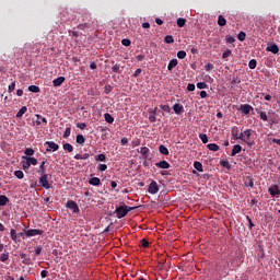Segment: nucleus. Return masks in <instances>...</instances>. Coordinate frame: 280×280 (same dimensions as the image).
Listing matches in <instances>:
<instances>
[{
	"instance_id": "56",
	"label": "nucleus",
	"mask_w": 280,
	"mask_h": 280,
	"mask_svg": "<svg viewBox=\"0 0 280 280\" xmlns=\"http://www.w3.org/2000/svg\"><path fill=\"white\" fill-rule=\"evenodd\" d=\"M77 128H80V130H84L86 128V122L77 124Z\"/></svg>"
},
{
	"instance_id": "45",
	"label": "nucleus",
	"mask_w": 280,
	"mask_h": 280,
	"mask_svg": "<svg viewBox=\"0 0 280 280\" xmlns=\"http://www.w3.org/2000/svg\"><path fill=\"white\" fill-rule=\"evenodd\" d=\"M10 235H11V240H13L14 242H16V240H18L16 230L11 229Z\"/></svg>"
},
{
	"instance_id": "22",
	"label": "nucleus",
	"mask_w": 280,
	"mask_h": 280,
	"mask_svg": "<svg viewBox=\"0 0 280 280\" xmlns=\"http://www.w3.org/2000/svg\"><path fill=\"white\" fill-rule=\"evenodd\" d=\"M26 110H27V106H22L16 114V119H21V117H23V115H25Z\"/></svg>"
},
{
	"instance_id": "15",
	"label": "nucleus",
	"mask_w": 280,
	"mask_h": 280,
	"mask_svg": "<svg viewBox=\"0 0 280 280\" xmlns=\"http://www.w3.org/2000/svg\"><path fill=\"white\" fill-rule=\"evenodd\" d=\"M149 121H151V124L156 122V107L149 112Z\"/></svg>"
},
{
	"instance_id": "42",
	"label": "nucleus",
	"mask_w": 280,
	"mask_h": 280,
	"mask_svg": "<svg viewBox=\"0 0 280 280\" xmlns=\"http://www.w3.org/2000/svg\"><path fill=\"white\" fill-rule=\"evenodd\" d=\"M63 150H66L67 152H73V145H71V143H65Z\"/></svg>"
},
{
	"instance_id": "57",
	"label": "nucleus",
	"mask_w": 280,
	"mask_h": 280,
	"mask_svg": "<svg viewBox=\"0 0 280 280\" xmlns=\"http://www.w3.org/2000/svg\"><path fill=\"white\" fill-rule=\"evenodd\" d=\"M40 253H43V246H36L35 247V255H40Z\"/></svg>"
},
{
	"instance_id": "34",
	"label": "nucleus",
	"mask_w": 280,
	"mask_h": 280,
	"mask_svg": "<svg viewBox=\"0 0 280 280\" xmlns=\"http://www.w3.org/2000/svg\"><path fill=\"white\" fill-rule=\"evenodd\" d=\"M242 80L237 77H233L232 81H231V86L234 88L235 84H241Z\"/></svg>"
},
{
	"instance_id": "29",
	"label": "nucleus",
	"mask_w": 280,
	"mask_h": 280,
	"mask_svg": "<svg viewBox=\"0 0 280 280\" xmlns=\"http://www.w3.org/2000/svg\"><path fill=\"white\" fill-rule=\"evenodd\" d=\"M112 71L114 73H121V66L119 63H114V66L112 67Z\"/></svg>"
},
{
	"instance_id": "31",
	"label": "nucleus",
	"mask_w": 280,
	"mask_h": 280,
	"mask_svg": "<svg viewBox=\"0 0 280 280\" xmlns=\"http://www.w3.org/2000/svg\"><path fill=\"white\" fill-rule=\"evenodd\" d=\"M177 58H179V60H185V58H187V52L185 50H179L177 52Z\"/></svg>"
},
{
	"instance_id": "46",
	"label": "nucleus",
	"mask_w": 280,
	"mask_h": 280,
	"mask_svg": "<svg viewBox=\"0 0 280 280\" xmlns=\"http://www.w3.org/2000/svg\"><path fill=\"white\" fill-rule=\"evenodd\" d=\"M24 154L26 156H34V149H32V148L25 149Z\"/></svg>"
},
{
	"instance_id": "59",
	"label": "nucleus",
	"mask_w": 280,
	"mask_h": 280,
	"mask_svg": "<svg viewBox=\"0 0 280 280\" xmlns=\"http://www.w3.org/2000/svg\"><path fill=\"white\" fill-rule=\"evenodd\" d=\"M22 167H23V170H30V167H31L30 162L27 160L25 162H23Z\"/></svg>"
},
{
	"instance_id": "3",
	"label": "nucleus",
	"mask_w": 280,
	"mask_h": 280,
	"mask_svg": "<svg viewBox=\"0 0 280 280\" xmlns=\"http://www.w3.org/2000/svg\"><path fill=\"white\" fill-rule=\"evenodd\" d=\"M67 209H70L72 213H80V207L78 206V202L73 200H68L66 203Z\"/></svg>"
},
{
	"instance_id": "47",
	"label": "nucleus",
	"mask_w": 280,
	"mask_h": 280,
	"mask_svg": "<svg viewBox=\"0 0 280 280\" xmlns=\"http://www.w3.org/2000/svg\"><path fill=\"white\" fill-rule=\"evenodd\" d=\"M141 246L142 248H149L150 247V242H148V240L142 238L141 240Z\"/></svg>"
},
{
	"instance_id": "13",
	"label": "nucleus",
	"mask_w": 280,
	"mask_h": 280,
	"mask_svg": "<svg viewBox=\"0 0 280 280\" xmlns=\"http://www.w3.org/2000/svg\"><path fill=\"white\" fill-rule=\"evenodd\" d=\"M89 185H92L93 187H100V185H102V179L98 177H92L89 179Z\"/></svg>"
},
{
	"instance_id": "44",
	"label": "nucleus",
	"mask_w": 280,
	"mask_h": 280,
	"mask_svg": "<svg viewBox=\"0 0 280 280\" xmlns=\"http://www.w3.org/2000/svg\"><path fill=\"white\" fill-rule=\"evenodd\" d=\"M249 69H257V60L252 59L248 63Z\"/></svg>"
},
{
	"instance_id": "27",
	"label": "nucleus",
	"mask_w": 280,
	"mask_h": 280,
	"mask_svg": "<svg viewBox=\"0 0 280 280\" xmlns=\"http://www.w3.org/2000/svg\"><path fill=\"white\" fill-rule=\"evenodd\" d=\"M140 154H142L144 159H148V154H150V149L148 147H142L140 149Z\"/></svg>"
},
{
	"instance_id": "54",
	"label": "nucleus",
	"mask_w": 280,
	"mask_h": 280,
	"mask_svg": "<svg viewBox=\"0 0 280 280\" xmlns=\"http://www.w3.org/2000/svg\"><path fill=\"white\" fill-rule=\"evenodd\" d=\"M187 91H189V92L196 91V84L189 83V84L187 85Z\"/></svg>"
},
{
	"instance_id": "5",
	"label": "nucleus",
	"mask_w": 280,
	"mask_h": 280,
	"mask_svg": "<svg viewBox=\"0 0 280 280\" xmlns=\"http://www.w3.org/2000/svg\"><path fill=\"white\" fill-rule=\"evenodd\" d=\"M43 233H45L43 230L32 229L25 231V237H36V235H43Z\"/></svg>"
},
{
	"instance_id": "16",
	"label": "nucleus",
	"mask_w": 280,
	"mask_h": 280,
	"mask_svg": "<svg viewBox=\"0 0 280 280\" xmlns=\"http://www.w3.org/2000/svg\"><path fill=\"white\" fill-rule=\"evenodd\" d=\"M65 80H66L65 77H58L52 81V85L56 88L62 86V84L65 83Z\"/></svg>"
},
{
	"instance_id": "43",
	"label": "nucleus",
	"mask_w": 280,
	"mask_h": 280,
	"mask_svg": "<svg viewBox=\"0 0 280 280\" xmlns=\"http://www.w3.org/2000/svg\"><path fill=\"white\" fill-rule=\"evenodd\" d=\"M95 161H101V162L106 161V154L102 153V154L95 155Z\"/></svg>"
},
{
	"instance_id": "58",
	"label": "nucleus",
	"mask_w": 280,
	"mask_h": 280,
	"mask_svg": "<svg viewBox=\"0 0 280 280\" xmlns=\"http://www.w3.org/2000/svg\"><path fill=\"white\" fill-rule=\"evenodd\" d=\"M207 84L205 83V82H199V83H197V89H207Z\"/></svg>"
},
{
	"instance_id": "39",
	"label": "nucleus",
	"mask_w": 280,
	"mask_h": 280,
	"mask_svg": "<svg viewBox=\"0 0 280 280\" xmlns=\"http://www.w3.org/2000/svg\"><path fill=\"white\" fill-rule=\"evenodd\" d=\"M185 23H187L186 19H183V18L177 19V25L179 27H185Z\"/></svg>"
},
{
	"instance_id": "49",
	"label": "nucleus",
	"mask_w": 280,
	"mask_h": 280,
	"mask_svg": "<svg viewBox=\"0 0 280 280\" xmlns=\"http://www.w3.org/2000/svg\"><path fill=\"white\" fill-rule=\"evenodd\" d=\"M8 259H10V255L9 254H1L0 261L5 262V261H8Z\"/></svg>"
},
{
	"instance_id": "60",
	"label": "nucleus",
	"mask_w": 280,
	"mask_h": 280,
	"mask_svg": "<svg viewBox=\"0 0 280 280\" xmlns=\"http://www.w3.org/2000/svg\"><path fill=\"white\" fill-rule=\"evenodd\" d=\"M36 117H37V119H42L44 126H47V118H45V117H43V116H40L38 114L36 115Z\"/></svg>"
},
{
	"instance_id": "52",
	"label": "nucleus",
	"mask_w": 280,
	"mask_h": 280,
	"mask_svg": "<svg viewBox=\"0 0 280 280\" xmlns=\"http://www.w3.org/2000/svg\"><path fill=\"white\" fill-rule=\"evenodd\" d=\"M113 91V86L112 85H105L104 86V93L106 94V95H108V93H110Z\"/></svg>"
},
{
	"instance_id": "23",
	"label": "nucleus",
	"mask_w": 280,
	"mask_h": 280,
	"mask_svg": "<svg viewBox=\"0 0 280 280\" xmlns=\"http://www.w3.org/2000/svg\"><path fill=\"white\" fill-rule=\"evenodd\" d=\"M208 150H210L211 152H218V150H220V145L215 144V143H209L207 144Z\"/></svg>"
},
{
	"instance_id": "6",
	"label": "nucleus",
	"mask_w": 280,
	"mask_h": 280,
	"mask_svg": "<svg viewBox=\"0 0 280 280\" xmlns=\"http://www.w3.org/2000/svg\"><path fill=\"white\" fill-rule=\"evenodd\" d=\"M45 145H48V148L46 149L47 152H57V150H59L60 148V145H58L54 141H46Z\"/></svg>"
},
{
	"instance_id": "48",
	"label": "nucleus",
	"mask_w": 280,
	"mask_h": 280,
	"mask_svg": "<svg viewBox=\"0 0 280 280\" xmlns=\"http://www.w3.org/2000/svg\"><path fill=\"white\" fill-rule=\"evenodd\" d=\"M97 170L98 172H106V170H108V166L106 164H98Z\"/></svg>"
},
{
	"instance_id": "11",
	"label": "nucleus",
	"mask_w": 280,
	"mask_h": 280,
	"mask_svg": "<svg viewBox=\"0 0 280 280\" xmlns=\"http://www.w3.org/2000/svg\"><path fill=\"white\" fill-rule=\"evenodd\" d=\"M266 51H270L271 54H279V46L277 44H269L266 48Z\"/></svg>"
},
{
	"instance_id": "4",
	"label": "nucleus",
	"mask_w": 280,
	"mask_h": 280,
	"mask_svg": "<svg viewBox=\"0 0 280 280\" xmlns=\"http://www.w3.org/2000/svg\"><path fill=\"white\" fill-rule=\"evenodd\" d=\"M39 185L44 187V189H51V185H49V180L47 179V174H42L39 177Z\"/></svg>"
},
{
	"instance_id": "40",
	"label": "nucleus",
	"mask_w": 280,
	"mask_h": 280,
	"mask_svg": "<svg viewBox=\"0 0 280 280\" xmlns=\"http://www.w3.org/2000/svg\"><path fill=\"white\" fill-rule=\"evenodd\" d=\"M45 163H47V161H43L42 164L39 165L38 174H45L47 172L45 170Z\"/></svg>"
},
{
	"instance_id": "32",
	"label": "nucleus",
	"mask_w": 280,
	"mask_h": 280,
	"mask_svg": "<svg viewBox=\"0 0 280 280\" xmlns=\"http://www.w3.org/2000/svg\"><path fill=\"white\" fill-rule=\"evenodd\" d=\"M28 91H31V93H40V88L37 85H31L28 86Z\"/></svg>"
},
{
	"instance_id": "17",
	"label": "nucleus",
	"mask_w": 280,
	"mask_h": 280,
	"mask_svg": "<svg viewBox=\"0 0 280 280\" xmlns=\"http://www.w3.org/2000/svg\"><path fill=\"white\" fill-rule=\"evenodd\" d=\"M159 152L160 154H163L164 156H170V150L167 149V147L161 144L159 147Z\"/></svg>"
},
{
	"instance_id": "50",
	"label": "nucleus",
	"mask_w": 280,
	"mask_h": 280,
	"mask_svg": "<svg viewBox=\"0 0 280 280\" xmlns=\"http://www.w3.org/2000/svg\"><path fill=\"white\" fill-rule=\"evenodd\" d=\"M220 165H221V167H228V168L231 167V164H229V162L226 160H221Z\"/></svg>"
},
{
	"instance_id": "1",
	"label": "nucleus",
	"mask_w": 280,
	"mask_h": 280,
	"mask_svg": "<svg viewBox=\"0 0 280 280\" xmlns=\"http://www.w3.org/2000/svg\"><path fill=\"white\" fill-rule=\"evenodd\" d=\"M244 143L248 145V148H252V145H255V140H250V137H253V129H246L244 131Z\"/></svg>"
},
{
	"instance_id": "18",
	"label": "nucleus",
	"mask_w": 280,
	"mask_h": 280,
	"mask_svg": "<svg viewBox=\"0 0 280 280\" xmlns=\"http://www.w3.org/2000/svg\"><path fill=\"white\" fill-rule=\"evenodd\" d=\"M23 159H25V161L28 162V165H38V160H36V158H32V156H23Z\"/></svg>"
},
{
	"instance_id": "64",
	"label": "nucleus",
	"mask_w": 280,
	"mask_h": 280,
	"mask_svg": "<svg viewBox=\"0 0 280 280\" xmlns=\"http://www.w3.org/2000/svg\"><path fill=\"white\" fill-rule=\"evenodd\" d=\"M205 69H206V71H211V69H213V63H207L205 66Z\"/></svg>"
},
{
	"instance_id": "28",
	"label": "nucleus",
	"mask_w": 280,
	"mask_h": 280,
	"mask_svg": "<svg viewBox=\"0 0 280 280\" xmlns=\"http://www.w3.org/2000/svg\"><path fill=\"white\" fill-rule=\"evenodd\" d=\"M86 139L84 138L83 135H78L77 136V143H79V145H84Z\"/></svg>"
},
{
	"instance_id": "26",
	"label": "nucleus",
	"mask_w": 280,
	"mask_h": 280,
	"mask_svg": "<svg viewBox=\"0 0 280 280\" xmlns=\"http://www.w3.org/2000/svg\"><path fill=\"white\" fill-rule=\"evenodd\" d=\"M232 137H233V139H235V141H237V139L240 137V129L237 127L232 128Z\"/></svg>"
},
{
	"instance_id": "19",
	"label": "nucleus",
	"mask_w": 280,
	"mask_h": 280,
	"mask_svg": "<svg viewBox=\"0 0 280 280\" xmlns=\"http://www.w3.org/2000/svg\"><path fill=\"white\" fill-rule=\"evenodd\" d=\"M242 152V145L235 144L232 149L231 156H235L236 154H240Z\"/></svg>"
},
{
	"instance_id": "14",
	"label": "nucleus",
	"mask_w": 280,
	"mask_h": 280,
	"mask_svg": "<svg viewBox=\"0 0 280 280\" xmlns=\"http://www.w3.org/2000/svg\"><path fill=\"white\" fill-rule=\"evenodd\" d=\"M244 187H255V182L253 180V177L247 176L244 178Z\"/></svg>"
},
{
	"instance_id": "55",
	"label": "nucleus",
	"mask_w": 280,
	"mask_h": 280,
	"mask_svg": "<svg viewBox=\"0 0 280 280\" xmlns=\"http://www.w3.org/2000/svg\"><path fill=\"white\" fill-rule=\"evenodd\" d=\"M229 56H231V49H228V50H225V51L222 54V58H223V59L229 58Z\"/></svg>"
},
{
	"instance_id": "10",
	"label": "nucleus",
	"mask_w": 280,
	"mask_h": 280,
	"mask_svg": "<svg viewBox=\"0 0 280 280\" xmlns=\"http://www.w3.org/2000/svg\"><path fill=\"white\" fill-rule=\"evenodd\" d=\"M268 191H269V194H270V196H271L272 198H276V197L279 196V194H280L279 185H275V186H272V187H269V188H268Z\"/></svg>"
},
{
	"instance_id": "8",
	"label": "nucleus",
	"mask_w": 280,
	"mask_h": 280,
	"mask_svg": "<svg viewBox=\"0 0 280 280\" xmlns=\"http://www.w3.org/2000/svg\"><path fill=\"white\" fill-rule=\"evenodd\" d=\"M149 194H159V184L155 180H152L148 188Z\"/></svg>"
},
{
	"instance_id": "33",
	"label": "nucleus",
	"mask_w": 280,
	"mask_h": 280,
	"mask_svg": "<svg viewBox=\"0 0 280 280\" xmlns=\"http://www.w3.org/2000/svg\"><path fill=\"white\" fill-rule=\"evenodd\" d=\"M199 139L202 143H209V137H207V133H199Z\"/></svg>"
},
{
	"instance_id": "24",
	"label": "nucleus",
	"mask_w": 280,
	"mask_h": 280,
	"mask_svg": "<svg viewBox=\"0 0 280 280\" xmlns=\"http://www.w3.org/2000/svg\"><path fill=\"white\" fill-rule=\"evenodd\" d=\"M104 119L107 124H113L115 121V118L113 117V115L105 113L104 114Z\"/></svg>"
},
{
	"instance_id": "62",
	"label": "nucleus",
	"mask_w": 280,
	"mask_h": 280,
	"mask_svg": "<svg viewBox=\"0 0 280 280\" xmlns=\"http://www.w3.org/2000/svg\"><path fill=\"white\" fill-rule=\"evenodd\" d=\"M86 27H89V23L78 25V30H86Z\"/></svg>"
},
{
	"instance_id": "63",
	"label": "nucleus",
	"mask_w": 280,
	"mask_h": 280,
	"mask_svg": "<svg viewBox=\"0 0 280 280\" xmlns=\"http://www.w3.org/2000/svg\"><path fill=\"white\" fill-rule=\"evenodd\" d=\"M161 108L164 110V113H170L171 110L170 105H162Z\"/></svg>"
},
{
	"instance_id": "38",
	"label": "nucleus",
	"mask_w": 280,
	"mask_h": 280,
	"mask_svg": "<svg viewBox=\"0 0 280 280\" xmlns=\"http://www.w3.org/2000/svg\"><path fill=\"white\" fill-rule=\"evenodd\" d=\"M194 167H195V170H197V172H202V163L196 161L194 163Z\"/></svg>"
},
{
	"instance_id": "37",
	"label": "nucleus",
	"mask_w": 280,
	"mask_h": 280,
	"mask_svg": "<svg viewBox=\"0 0 280 280\" xmlns=\"http://www.w3.org/2000/svg\"><path fill=\"white\" fill-rule=\"evenodd\" d=\"M237 38L241 40V43H244V40H246V33L241 31L237 34Z\"/></svg>"
},
{
	"instance_id": "12",
	"label": "nucleus",
	"mask_w": 280,
	"mask_h": 280,
	"mask_svg": "<svg viewBox=\"0 0 280 280\" xmlns=\"http://www.w3.org/2000/svg\"><path fill=\"white\" fill-rule=\"evenodd\" d=\"M155 167H160V170H170V164L167 161L163 160L155 163Z\"/></svg>"
},
{
	"instance_id": "61",
	"label": "nucleus",
	"mask_w": 280,
	"mask_h": 280,
	"mask_svg": "<svg viewBox=\"0 0 280 280\" xmlns=\"http://www.w3.org/2000/svg\"><path fill=\"white\" fill-rule=\"evenodd\" d=\"M14 89H16V82H12V83L9 85V92L12 93V91H14Z\"/></svg>"
},
{
	"instance_id": "7",
	"label": "nucleus",
	"mask_w": 280,
	"mask_h": 280,
	"mask_svg": "<svg viewBox=\"0 0 280 280\" xmlns=\"http://www.w3.org/2000/svg\"><path fill=\"white\" fill-rule=\"evenodd\" d=\"M237 110H241L243 115H250V110H254V108L250 104H242Z\"/></svg>"
},
{
	"instance_id": "30",
	"label": "nucleus",
	"mask_w": 280,
	"mask_h": 280,
	"mask_svg": "<svg viewBox=\"0 0 280 280\" xmlns=\"http://www.w3.org/2000/svg\"><path fill=\"white\" fill-rule=\"evenodd\" d=\"M164 43H166V45H172V43H174V37L172 35H166L164 37Z\"/></svg>"
},
{
	"instance_id": "20",
	"label": "nucleus",
	"mask_w": 280,
	"mask_h": 280,
	"mask_svg": "<svg viewBox=\"0 0 280 280\" xmlns=\"http://www.w3.org/2000/svg\"><path fill=\"white\" fill-rule=\"evenodd\" d=\"M224 25H226V19L224 18V15H219L218 16V26L224 27Z\"/></svg>"
},
{
	"instance_id": "53",
	"label": "nucleus",
	"mask_w": 280,
	"mask_h": 280,
	"mask_svg": "<svg viewBox=\"0 0 280 280\" xmlns=\"http://www.w3.org/2000/svg\"><path fill=\"white\" fill-rule=\"evenodd\" d=\"M260 119L262 121H268V115L266 114V112H260Z\"/></svg>"
},
{
	"instance_id": "41",
	"label": "nucleus",
	"mask_w": 280,
	"mask_h": 280,
	"mask_svg": "<svg viewBox=\"0 0 280 280\" xmlns=\"http://www.w3.org/2000/svg\"><path fill=\"white\" fill-rule=\"evenodd\" d=\"M71 137V127H67L63 133V139H69Z\"/></svg>"
},
{
	"instance_id": "36",
	"label": "nucleus",
	"mask_w": 280,
	"mask_h": 280,
	"mask_svg": "<svg viewBox=\"0 0 280 280\" xmlns=\"http://www.w3.org/2000/svg\"><path fill=\"white\" fill-rule=\"evenodd\" d=\"M14 176H15L16 178H19L20 180H22V178L25 177V174L23 173V171H15V172H14Z\"/></svg>"
},
{
	"instance_id": "21",
	"label": "nucleus",
	"mask_w": 280,
	"mask_h": 280,
	"mask_svg": "<svg viewBox=\"0 0 280 280\" xmlns=\"http://www.w3.org/2000/svg\"><path fill=\"white\" fill-rule=\"evenodd\" d=\"M10 202V199L4 196V195H0V207H5V205H8Z\"/></svg>"
},
{
	"instance_id": "35",
	"label": "nucleus",
	"mask_w": 280,
	"mask_h": 280,
	"mask_svg": "<svg viewBox=\"0 0 280 280\" xmlns=\"http://www.w3.org/2000/svg\"><path fill=\"white\" fill-rule=\"evenodd\" d=\"M225 43H228L229 45H233V43H235V38L232 35H226Z\"/></svg>"
},
{
	"instance_id": "9",
	"label": "nucleus",
	"mask_w": 280,
	"mask_h": 280,
	"mask_svg": "<svg viewBox=\"0 0 280 280\" xmlns=\"http://www.w3.org/2000/svg\"><path fill=\"white\" fill-rule=\"evenodd\" d=\"M173 110H174L175 115H183V113H185V107L183 105H180L179 103H175L173 105Z\"/></svg>"
},
{
	"instance_id": "25",
	"label": "nucleus",
	"mask_w": 280,
	"mask_h": 280,
	"mask_svg": "<svg viewBox=\"0 0 280 280\" xmlns=\"http://www.w3.org/2000/svg\"><path fill=\"white\" fill-rule=\"evenodd\" d=\"M177 65H178V59H172L167 66L168 71H172V69H174Z\"/></svg>"
},
{
	"instance_id": "51",
	"label": "nucleus",
	"mask_w": 280,
	"mask_h": 280,
	"mask_svg": "<svg viewBox=\"0 0 280 280\" xmlns=\"http://www.w3.org/2000/svg\"><path fill=\"white\" fill-rule=\"evenodd\" d=\"M121 45H124V47H130L131 42H130V39L125 38V39L121 40Z\"/></svg>"
},
{
	"instance_id": "2",
	"label": "nucleus",
	"mask_w": 280,
	"mask_h": 280,
	"mask_svg": "<svg viewBox=\"0 0 280 280\" xmlns=\"http://www.w3.org/2000/svg\"><path fill=\"white\" fill-rule=\"evenodd\" d=\"M115 213L118 220H121V218H126L128 215V210L126 209V205L116 208Z\"/></svg>"
}]
</instances>
